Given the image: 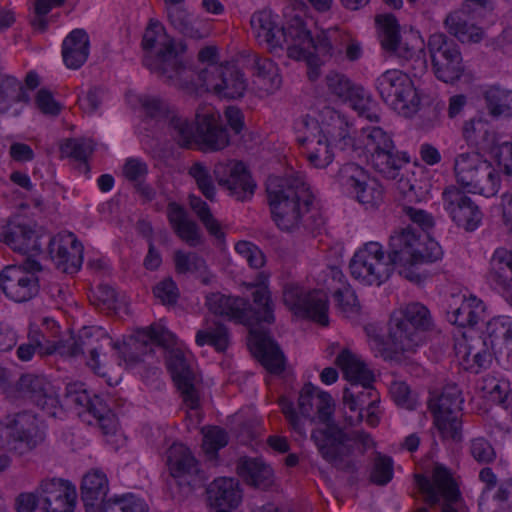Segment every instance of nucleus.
I'll return each instance as SVG.
<instances>
[{"instance_id": "obj_16", "label": "nucleus", "mask_w": 512, "mask_h": 512, "mask_svg": "<svg viewBox=\"0 0 512 512\" xmlns=\"http://www.w3.org/2000/svg\"><path fill=\"white\" fill-rule=\"evenodd\" d=\"M427 48L435 76L445 82L454 83L464 72L462 55L458 44L443 33L432 34Z\"/></svg>"}, {"instance_id": "obj_23", "label": "nucleus", "mask_w": 512, "mask_h": 512, "mask_svg": "<svg viewBox=\"0 0 512 512\" xmlns=\"http://www.w3.org/2000/svg\"><path fill=\"white\" fill-rule=\"evenodd\" d=\"M443 206L458 227L471 232L481 223L479 206L460 188L451 185L443 193Z\"/></svg>"}, {"instance_id": "obj_38", "label": "nucleus", "mask_w": 512, "mask_h": 512, "mask_svg": "<svg viewBox=\"0 0 512 512\" xmlns=\"http://www.w3.org/2000/svg\"><path fill=\"white\" fill-rule=\"evenodd\" d=\"M398 189L402 194V202L400 203L401 213L407 217L409 221L418 225L421 230H427L434 225L433 217L425 210L413 206L418 203L421 198L416 191L415 186L410 184L408 179H400Z\"/></svg>"}, {"instance_id": "obj_25", "label": "nucleus", "mask_w": 512, "mask_h": 512, "mask_svg": "<svg viewBox=\"0 0 512 512\" xmlns=\"http://www.w3.org/2000/svg\"><path fill=\"white\" fill-rule=\"evenodd\" d=\"M48 252L56 268L62 273L74 274L83 262V245L73 233L48 237Z\"/></svg>"}, {"instance_id": "obj_12", "label": "nucleus", "mask_w": 512, "mask_h": 512, "mask_svg": "<svg viewBox=\"0 0 512 512\" xmlns=\"http://www.w3.org/2000/svg\"><path fill=\"white\" fill-rule=\"evenodd\" d=\"M349 268L351 276L367 286L382 285L394 271L378 242L364 244L350 260Z\"/></svg>"}, {"instance_id": "obj_53", "label": "nucleus", "mask_w": 512, "mask_h": 512, "mask_svg": "<svg viewBox=\"0 0 512 512\" xmlns=\"http://www.w3.org/2000/svg\"><path fill=\"white\" fill-rule=\"evenodd\" d=\"M171 134L175 141L184 148H190L197 140V128L186 117L179 115L176 111L168 120Z\"/></svg>"}, {"instance_id": "obj_4", "label": "nucleus", "mask_w": 512, "mask_h": 512, "mask_svg": "<svg viewBox=\"0 0 512 512\" xmlns=\"http://www.w3.org/2000/svg\"><path fill=\"white\" fill-rule=\"evenodd\" d=\"M311 440L326 462L347 474H355L359 469L355 459L357 445L361 444L360 454L362 455L374 445L367 432H346L337 425L314 429L311 433Z\"/></svg>"}, {"instance_id": "obj_41", "label": "nucleus", "mask_w": 512, "mask_h": 512, "mask_svg": "<svg viewBox=\"0 0 512 512\" xmlns=\"http://www.w3.org/2000/svg\"><path fill=\"white\" fill-rule=\"evenodd\" d=\"M211 506L235 508L242 499L239 481L234 478H217L207 488Z\"/></svg>"}, {"instance_id": "obj_48", "label": "nucleus", "mask_w": 512, "mask_h": 512, "mask_svg": "<svg viewBox=\"0 0 512 512\" xmlns=\"http://www.w3.org/2000/svg\"><path fill=\"white\" fill-rule=\"evenodd\" d=\"M299 30L307 34V38L310 40V43L307 45L308 47H304V45H301L300 41H293L292 46H288V56L290 58L296 60L308 59L314 52L321 55L330 54L332 46L326 35L321 34L316 38H313L310 31L305 28L301 19L299 20Z\"/></svg>"}, {"instance_id": "obj_59", "label": "nucleus", "mask_w": 512, "mask_h": 512, "mask_svg": "<svg viewBox=\"0 0 512 512\" xmlns=\"http://www.w3.org/2000/svg\"><path fill=\"white\" fill-rule=\"evenodd\" d=\"M140 104L145 115L157 121H168L171 115L175 112L173 106L158 97L143 96L140 98Z\"/></svg>"}, {"instance_id": "obj_14", "label": "nucleus", "mask_w": 512, "mask_h": 512, "mask_svg": "<svg viewBox=\"0 0 512 512\" xmlns=\"http://www.w3.org/2000/svg\"><path fill=\"white\" fill-rule=\"evenodd\" d=\"M463 398L456 385L443 388L441 394L428 402V407L434 418V425L442 438L461 440L460 412Z\"/></svg>"}, {"instance_id": "obj_40", "label": "nucleus", "mask_w": 512, "mask_h": 512, "mask_svg": "<svg viewBox=\"0 0 512 512\" xmlns=\"http://www.w3.org/2000/svg\"><path fill=\"white\" fill-rule=\"evenodd\" d=\"M89 36L83 29H74L63 41L62 56L69 69H79L89 56Z\"/></svg>"}, {"instance_id": "obj_10", "label": "nucleus", "mask_w": 512, "mask_h": 512, "mask_svg": "<svg viewBox=\"0 0 512 512\" xmlns=\"http://www.w3.org/2000/svg\"><path fill=\"white\" fill-rule=\"evenodd\" d=\"M487 333L493 353L488 350L487 341H483L485 348L474 354L468 352L467 360L470 356L472 357V363L469 364L468 369L476 374L488 369L494 356L501 367L512 370V319L508 317L492 319L488 322Z\"/></svg>"}, {"instance_id": "obj_44", "label": "nucleus", "mask_w": 512, "mask_h": 512, "mask_svg": "<svg viewBox=\"0 0 512 512\" xmlns=\"http://www.w3.org/2000/svg\"><path fill=\"white\" fill-rule=\"evenodd\" d=\"M470 15L463 11H453L445 19L448 32L462 43H478L482 40L481 28L469 22Z\"/></svg>"}, {"instance_id": "obj_19", "label": "nucleus", "mask_w": 512, "mask_h": 512, "mask_svg": "<svg viewBox=\"0 0 512 512\" xmlns=\"http://www.w3.org/2000/svg\"><path fill=\"white\" fill-rule=\"evenodd\" d=\"M283 301L296 316L311 319L322 326L328 325V298L324 292L314 290L305 293L296 284H286Z\"/></svg>"}, {"instance_id": "obj_39", "label": "nucleus", "mask_w": 512, "mask_h": 512, "mask_svg": "<svg viewBox=\"0 0 512 512\" xmlns=\"http://www.w3.org/2000/svg\"><path fill=\"white\" fill-rule=\"evenodd\" d=\"M238 475L250 486L268 489L274 482L272 468L258 458H241L237 463Z\"/></svg>"}, {"instance_id": "obj_24", "label": "nucleus", "mask_w": 512, "mask_h": 512, "mask_svg": "<svg viewBox=\"0 0 512 512\" xmlns=\"http://www.w3.org/2000/svg\"><path fill=\"white\" fill-rule=\"evenodd\" d=\"M213 172L218 184L227 189L237 201H247L253 196L256 184L242 162H218Z\"/></svg>"}, {"instance_id": "obj_22", "label": "nucleus", "mask_w": 512, "mask_h": 512, "mask_svg": "<svg viewBox=\"0 0 512 512\" xmlns=\"http://www.w3.org/2000/svg\"><path fill=\"white\" fill-rule=\"evenodd\" d=\"M16 390L47 416L54 417L60 407V401L52 383L43 375L26 373L16 382Z\"/></svg>"}, {"instance_id": "obj_33", "label": "nucleus", "mask_w": 512, "mask_h": 512, "mask_svg": "<svg viewBox=\"0 0 512 512\" xmlns=\"http://www.w3.org/2000/svg\"><path fill=\"white\" fill-rule=\"evenodd\" d=\"M163 82L185 90L189 93L204 88L201 80L198 79L200 71L196 72L191 67L184 66L178 59L177 54L162 66H156L154 72Z\"/></svg>"}, {"instance_id": "obj_8", "label": "nucleus", "mask_w": 512, "mask_h": 512, "mask_svg": "<svg viewBox=\"0 0 512 512\" xmlns=\"http://www.w3.org/2000/svg\"><path fill=\"white\" fill-rule=\"evenodd\" d=\"M453 168L457 183L470 193L489 197L495 195L500 187L499 173L477 152L458 154Z\"/></svg>"}, {"instance_id": "obj_18", "label": "nucleus", "mask_w": 512, "mask_h": 512, "mask_svg": "<svg viewBox=\"0 0 512 512\" xmlns=\"http://www.w3.org/2000/svg\"><path fill=\"white\" fill-rule=\"evenodd\" d=\"M297 130L300 133L297 142L308 162L315 168H326L334 154L324 128L315 118L306 115L298 121Z\"/></svg>"}, {"instance_id": "obj_55", "label": "nucleus", "mask_w": 512, "mask_h": 512, "mask_svg": "<svg viewBox=\"0 0 512 512\" xmlns=\"http://www.w3.org/2000/svg\"><path fill=\"white\" fill-rule=\"evenodd\" d=\"M189 205L207 231L217 239L224 237L220 223L214 218L208 204L200 197L189 196Z\"/></svg>"}, {"instance_id": "obj_61", "label": "nucleus", "mask_w": 512, "mask_h": 512, "mask_svg": "<svg viewBox=\"0 0 512 512\" xmlns=\"http://www.w3.org/2000/svg\"><path fill=\"white\" fill-rule=\"evenodd\" d=\"M174 263L179 274L204 272L206 270L205 260L196 253H185L178 250L174 253Z\"/></svg>"}, {"instance_id": "obj_9", "label": "nucleus", "mask_w": 512, "mask_h": 512, "mask_svg": "<svg viewBox=\"0 0 512 512\" xmlns=\"http://www.w3.org/2000/svg\"><path fill=\"white\" fill-rule=\"evenodd\" d=\"M34 415L22 412L15 415L12 424L0 429V472L8 467V453L24 455L44 441Z\"/></svg>"}, {"instance_id": "obj_62", "label": "nucleus", "mask_w": 512, "mask_h": 512, "mask_svg": "<svg viewBox=\"0 0 512 512\" xmlns=\"http://www.w3.org/2000/svg\"><path fill=\"white\" fill-rule=\"evenodd\" d=\"M189 175L194 178L199 190L210 201L215 197V186L208 168L200 162L194 163L189 169Z\"/></svg>"}, {"instance_id": "obj_58", "label": "nucleus", "mask_w": 512, "mask_h": 512, "mask_svg": "<svg viewBox=\"0 0 512 512\" xmlns=\"http://www.w3.org/2000/svg\"><path fill=\"white\" fill-rule=\"evenodd\" d=\"M99 509V512H148L147 504L132 494L110 499Z\"/></svg>"}, {"instance_id": "obj_15", "label": "nucleus", "mask_w": 512, "mask_h": 512, "mask_svg": "<svg viewBox=\"0 0 512 512\" xmlns=\"http://www.w3.org/2000/svg\"><path fill=\"white\" fill-rule=\"evenodd\" d=\"M381 99L398 113L407 115L418 104V97L410 77L398 69H390L375 80Z\"/></svg>"}, {"instance_id": "obj_28", "label": "nucleus", "mask_w": 512, "mask_h": 512, "mask_svg": "<svg viewBox=\"0 0 512 512\" xmlns=\"http://www.w3.org/2000/svg\"><path fill=\"white\" fill-rule=\"evenodd\" d=\"M36 492L45 512H73L76 504V490L70 482L61 478L43 479Z\"/></svg>"}, {"instance_id": "obj_1", "label": "nucleus", "mask_w": 512, "mask_h": 512, "mask_svg": "<svg viewBox=\"0 0 512 512\" xmlns=\"http://www.w3.org/2000/svg\"><path fill=\"white\" fill-rule=\"evenodd\" d=\"M256 284L250 286L253 304L239 296L224 295L220 292L206 296V306L214 315L227 318L250 328V341L255 357L272 374H280L285 369V356L278 344L266 330L258 328L261 324L275 322L274 304L271 293L265 284L266 277L262 274Z\"/></svg>"}, {"instance_id": "obj_13", "label": "nucleus", "mask_w": 512, "mask_h": 512, "mask_svg": "<svg viewBox=\"0 0 512 512\" xmlns=\"http://www.w3.org/2000/svg\"><path fill=\"white\" fill-rule=\"evenodd\" d=\"M41 271V264L29 257L20 266H7L0 273V289L14 302H27L39 293Z\"/></svg>"}, {"instance_id": "obj_31", "label": "nucleus", "mask_w": 512, "mask_h": 512, "mask_svg": "<svg viewBox=\"0 0 512 512\" xmlns=\"http://www.w3.org/2000/svg\"><path fill=\"white\" fill-rule=\"evenodd\" d=\"M168 464L172 480L169 483L171 489L173 486L181 488L183 494L192 492L190 481L191 477L198 473V462L189 448L183 444H174L168 450Z\"/></svg>"}, {"instance_id": "obj_47", "label": "nucleus", "mask_w": 512, "mask_h": 512, "mask_svg": "<svg viewBox=\"0 0 512 512\" xmlns=\"http://www.w3.org/2000/svg\"><path fill=\"white\" fill-rule=\"evenodd\" d=\"M327 113L330 117V123L327 124L324 132L331 138L341 150H358V137L354 139L351 136L350 126L347 120L339 113L328 110Z\"/></svg>"}, {"instance_id": "obj_7", "label": "nucleus", "mask_w": 512, "mask_h": 512, "mask_svg": "<svg viewBox=\"0 0 512 512\" xmlns=\"http://www.w3.org/2000/svg\"><path fill=\"white\" fill-rule=\"evenodd\" d=\"M358 149H362L372 167L387 179H396L409 163L406 152L397 149L392 135L379 126L363 127L358 134Z\"/></svg>"}, {"instance_id": "obj_17", "label": "nucleus", "mask_w": 512, "mask_h": 512, "mask_svg": "<svg viewBox=\"0 0 512 512\" xmlns=\"http://www.w3.org/2000/svg\"><path fill=\"white\" fill-rule=\"evenodd\" d=\"M198 79L206 91L226 99L243 97L247 89L244 74L233 64H211L200 70Z\"/></svg>"}, {"instance_id": "obj_27", "label": "nucleus", "mask_w": 512, "mask_h": 512, "mask_svg": "<svg viewBox=\"0 0 512 512\" xmlns=\"http://www.w3.org/2000/svg\"><path fill=\"white\" fill-rule=\"evenodd\" d=\"M197 140L204 151H219L228 146L230 139L221 116L213 107H205L196 113Z\"/></svg>"}, {"instance_id": "obj_63", "label": "nucleus", "mask_w": 512, "mask_h": 512, "mask_svg": "<svg viewBox=\"0 0 512 512\" xmlns=\"http://www.w3.org/2000/svg\"><path fill=\"white\" fill-rule=\"evenodd\" d=\"M92 397L83 383L75 382L66 385L64 401L66 405L85 411Z\"/></svg>"}, {"instance_id": "obj_6", "label": "nucleus", "mask_w": 512, "mask_h": 512, "mask_svg": "<svg viewBox=\"0 0 512 512\" xmlns=\"http://www.w3.org/2000/svg\"><path fill=\"white\" fill-rule=\"evenodd\" d=\"M44 338L39 330L31 331L28 334V342L20 344L17 348V358L22 362H28L32 360L35 354L43 356L58 353L61 356L78 357L88 352L90 357L87 364L96 373H99V347L96 345L98 339L92 336L89 329H82L76 338H71L66 342L57 341L45 345L43 343Z\"/></svg>"}, {"instance_id": "obj_36", "label": "nucleus", "mask_w": 512, "mask_h": 512, "mask_svg": "<svg viewBox=\"0 0 512 512\" xmlns=\"http://www.w3.org/2000/svg\"><path fill=\"white\" fill-rule=\"evenodd\" d=\"M488 281L496 289L501 290L511 304L512 298V251L498 248L494 251L490 260V268L487 274Z\"/></svg>"}, {"instance_id": "obj_64", "label": "nucleus", "mask_w": 512, "mask_h": 512, "mask_svg": "<svg viewBox=\"0 0 512 512\" xmlns=\"http://www.w3.org/2000/svg\"><path fill=\"white\" fill-rule=\"evenodd\" d=\"M393 478V461L388 456L378 455L375 458L370 474L372 483L380 486L388 484Z\"/></svg>"}, {"instance_id": "obj_54", "label": "nucleus", "mask_w": 512, "mask_h": 512, "mask_svg": "<svg viewBox=\"0 0 512 512\" xmlns=\"http://www.w3.org/2000/svg\"><path fill=\"white\" fill-rule=\"evenodd\" d=\"M189 205L207 231L217 239L224 237L220 223L214 218L208 204L200 197L189 196Z\"/></svg>"}, {"instance_id": "obj_32", "label": "nucleus", "mask_w": 512, "mask_h": 512, "mask_svg": "<svg viewBox=\"0 0 512 512\" xmlns=\"http://www.w3.org/2000/svg\"><path fill=\"white\" fill-rule=\"evenodd\" d=\"M375 20L379 26V39L383 50L406 61L413 59L415 50L402 42L396 18L392 14H381Z\"/></svg>"}, {"instance_id": "obj_20", "label": "nucleus", "mask_w": 512, "mask_h": 512, "mask_svg": "<svg viewBox=\"0 0 512 512\" xmlns=\"http://www.w3.org/2000/svg\"><path fill=\"white\" fill-rule=\"evenodd\" d=\"M414 479L420 492L425 496L424 501L430 506L439 504L441 500L443 503L462 500L459 485L452 472L442 464L434 465L431 478L415 474Z\"/></svg>"}, {"instance_id": "obj_57", "label": "nucleus", "mask_w": 512, "mask_h": 512, "mask_svg": "<svg viewBox=\"0 0 512 512\" xmlns=\"http://www.w3.org/2000/svg\"><path fill=\"white\" fill-rule=\"evenodd\" d=\"M137 340L145 346L148 342L155 343L162 347L173 346L176 342L175 336L168 329L160 324H152L137 332Z\"/></svg>"}, {"instance_id": "obj_30", "label": "nucleus", "mask_w": 512, "mask_h": 512, "mask_svg": "<svg viewBox=\"0 0 512 512\" xmlns=\"http://www.w3.org/2000/svg\"><path fill=\"white\" fill-rule=\"evenodd\" d=\"M167 367L181 393L184 403L190 409H198L200 398L195 387V374L181 351H173L167 359Z\"/></svg>"}, {"instance_id": "obj_26", "label": "nucleus", "mask_w": 512, "mask_h": 512, "mask_svg": "<svg viewBox=\"0 0 512 512\" xmlns=\"http://www.w3.org/2000/svg\"><path fill=\"white\" fill-rule=\"evenodd\" d=\"M141 45L144 51L155 52V55H147L143 60L144 65L153 73L156 71V66L164 65L177 54L173 40L158 21L150 20L144 31Z\"/></svg>"}, {"instance_id": "obj_50", "label": "nucleus", "mask_w": 512, "mask_h": 512, "mask_svg": "<svg viewBox=\"0 0 512 512\" xmlns=\"http://www.w3.org/2000/svg\"><path fill=\"white\" fill-rule=\"evenodd\" d=\"M195 341L198 346L208 344L218 352H224L229 345L228 329L218 321H214L212 324L206 323L204 329L197 331Z\"/></svg>"}, {"instance_id": "obj_5", "label": "nucleus", "mask_w": 512, "mask_h": 512, "mask_svg": "<svg viewBox=\"0 0 512 512\" xmlns=\"http://www.w3.org/2000/svg\"><path fill=\"white\" fill-rule=\"evenodd\" d=\"M388 261L392 267H411L440 260L443 250L438 242L411 226L395 230L389 237Z\"/></svg>"}, {"instance_id": "obj_52", "label": "nucleus", "mask_w": 512, "mask_h": 512, "mask_svg": "<svg viewBox=\"0 0 512 512\" xmlns=\"http://www.w3.org/2000/svg\"><path fill=\"white\" fill-rule=\"evenodd\" d=\"M453 318V323L460 327L475 326L484 318L483 302L476 297H470L453 312Z\"/></svg>"}, {"instance_id": "obj_37", "label": "nucleus", "mask_w": 512, "mask_h": 512, "mask_svg": "<svg viewBox=\"0 0 512 512\" xmlns=\"http://www.w3.org/2000/svg\"><path fill=\"white\" fill-rule=\"evenodd\" d=\"M7 245L21 254H39L42 251L43 235L25 223L10 222Z\"/></svg>"}, {"instance_id": "obj_29", "label": "nucleus", "mask_w": 512, "mask_h": 512, "mask_svg": "<svg viewBox=\"0 0 512 512\" xmlns=\"http://www.w3.org/2000/svg\"><path fill=\"white\" fill-rule=\"evenodd\" d=\"M320 391L312 384H305L298 397V409L296 411L293 402L282 396L279 398V405L291 430L300 437H306L305 420L311 417L313 407L316 405V396Z\"/></svg>"}, {"instance_id": "obj_49", "label": "nucleus", "mask_w": 512, "mask_h": 512, "mask_svg": "<svg viewBox=\"0 0 512 512\" xmlns=\"http://www.w3.org/2000/svg\"><path fill=\"white\" fill-rule=\"evenodd\" d=\"M484 99L493 118L512 117V91L493 86L485 92Z\"/></svg>"}, {"instance_id": "obj_35", "label": "nucleus", "mask_w": 512, "mask_h": 512, "mask_svg": "<svg viewBox=\"0 0 512 512\" xmlns=\"http://www.w3.org/2000/svg\"><path fill=\"white\" fill-rule=\"evenodd\" d=\"M167 218L176 236L190 247H196L202 243L200 227L189 217L188 212L182 205L169 202Z\"/></svg>"}, {"instance_id": "obj_46", "label": "nucleus", "mask_w": 512, "mask_h": 512, "mask_svg": "<svg viewBox=\"0 0 512 512\" xmlns=\"http://www.w3.org/2000/svg\"><path fill=\"white\" fill-rule=\"evenodd\" d=\"M335 363L343 371L349 385L352 382H362L368 384L374 382V375L366 364L349 350H343L336 358Z\"/></svg>"}, {"instance_id": "obj_45", "label": "nucleus", "mask_w": 512, "mask_h": 512, "mask_svg": "<svg viewBox=\"0 0 512 512\" xmlns=\"http://www.w3.org/2000/svg\"><path fill=\"white\" fill-rule=\"evenodd\" d=\"M254 84L265 93H273L281 86L277 65L268 58L255 56L253 62Z\"/></svg>"}, {"instance_id": "obj_43", "label": "nucleus", "mask_w": 512, "mask_h": 512, "mask_svg": "<svg viewBox=\"0 0 512 512\" xmlns=\"http://www.w3.org/2000/svg\"><path fill=\"white\" fill-rule=\"evenodd\" d=\"M462 136L468 145L479 150H493L496 145V135L489 123L482 118H472L465 121Z\"/></svg>"}, {"instance_id": "obj_11", "label": "nucleus", "mask_w": 512, "mask_h": 512, "mask_svg": "<svg viewBox=\"0 0 512 512\" xmlns=\"http://www.w3.org/2000/svg\"><path fill=\"white\" fill-rule=\"evenodd\" d=\"M300 18L295 17L287 27H279L270 11H259L251 17V27L260 44H265L270 52L276 53L284 46H292L293 41H300L301 45H309L307 34L299 30Z\"/></svg>"}, {"instance_id": "obj_3", "label": "nucleus", "mask_w": 512, "mask_h": 512, "mask_svg": "<svg viewBox=\"0 0 512 512\" xmlns=\"http://www.w3.org/2000/svg\"><path fill=\"white\" fill-rule=\"evenodd\" d=\"M429 309L419 302H411L389 321L388 338L367 329L369 346L376 356L399 365L411 364L410 356L424 341V333L433 327Z\"/></svg>"}, {"instance_id": "obj_60", "label": "nucleus", "mask_w": 512, "mask_h": 512, "mask_svg": "<svg viewBox=\"0 0 512 512\" xmlns=\"http://www.w3.org/2000/svg\"><path fill=\"white\" fill-rule=\"evenodd\" d=\"M60 150L63 155L86 164L93 152V146L90 140L69 138L61 145Z\"/></svg>"}, {"instance_id": "obj_21", "label": "nucleus", "mask_w": 512, "mask_h": 512, "mask_svg": "<svg viewBox=\"0 0 512 512\" xmlns=\"http://www.w3.org/2000/svg\"><path fill=\"white\" fill-rule=\"evenodd\" d=\"M340 185L356 200L366 206L375 207L383 201V187L368 176L365 170L355 163L343 165L338 172Z\"/></svg>"}, {"instance_id": "obj_56", "label": "nucleus", "mask_w": 512, "mask_h": 512, "mask_svg": "<svg viewBox=\"0 0 512 512\" xmlns=\"http://www.w3.org/2000/svg\"><path fill=\"white\" fill-rule=\"evenodd\" d=\"M30 96L22 83L15 77L7 76L0 83V102L11 104L17 102L28 103Z\"/></svg>"}, {"instance_id": "obj_2", "label": "nucleus", "mask_w": 512, "mask_h": 512, "mask_svg": "<svg viewBox=\"0 0 512 512\" xmlns=\"http://www.w3.org/2000/svg\"><path fill=\"white\" fill-rule=\"evenodd\" d=\"M266 192L272 220L280 230L314 233L324 224L320 213L310 209L313 195L303 173L269 176Z\"/></svg>"}, {"instance_id": "obj_34", "label": "nucleus", "mask_w": 512, "mask_h": 512, "mask_svg": "<svg viewBox=\"0 0 512 512\" xmlns=\"http://www.w3.org/2000/svg\"><path fill=\"white\" fill-rule=\"evenodd\" d=\"M343 402L351 411H358L355 419L351 416L346 417V421L350 425H355L363 420L365 407L375 408L377 402H379V395L373 387V382L368 384L352 382L349 387L343 390Z\"/></svg>"}, {"instance_id": "obj_42", "label": "nucleus", "mask_w": 512, "mask_h": 512, "mask_svg": "<svg viewBox=\"0 0 512 512\" xmlns=\"http://www.w3.org/2000/svg\"><path fill=\"white\" fill-rule=\"evenodd\" d=\"M108 479L106 475L99 470L88 472L84 475L81 483V499L86 511L101 506L105 501L108 492Z\"/></svg>"}, {"instance_id": "obj_51", "label": "nucleus", "mask_w": 512, "mask_h": 512, "mask_svg": "<svg viewBox=\"0 0 512 512\" xmlns=\"http://www.w3.org/2000/svg\"><path fill=\"white\" fill-rule=\"evenodd\" d=\"M329 92L342 101H352L360 97L362 89L355 86L350 79L338 72L331 71L325 77Z\"/></svg>"}]
</instances>
